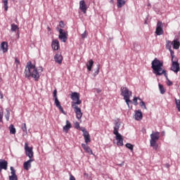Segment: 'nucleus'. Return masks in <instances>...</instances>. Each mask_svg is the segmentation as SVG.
I'll list each match as a JSON object with an SVG mask.
<instances>
[{
	"label": "nucleus",
	"mask_w": 180,
	"mask_h": 180,
	"mask_svg": "<svg viewBox=\"0 0 180 180\" xmlns=\"http://www.w3.org/2000/svg\"><path fill=\"white\" fill-rule=\"evenodd\" d=\"M83 136L86 144L91 143V135H89V132H85L83 134Z\"/></svg>",
	"instance_id": "nucleus-20"
},
{
	"label": "nucleus",
	"mask_w": 180,
	"mask_h": 180,
	"mask_svg": "<svg viewBox=\"0 0 180 180\" xmlns=\"http://www.w3.org/2000/svg\"><path fill=\"white\" fill-rule=\"evenodd\" d=\"M79 9L82 10L83 13H86V4H85V1L82 0L79 1Z\"/></svg>",
	"instance_id": "nucleus-15"
},
{
	"label": "nucleus",
	"mask_w": 180,
	"mask_h": 180,
	"mask_svg": "<svg viewBox=\"0 0 180 180\" xmlns=\"http://www.w3.org/2000/svg\"><path fill=\"white\" fill-rule=\"evenodd\" d=\"M55 105L61 112L65 113L64 109L61 106V103H60V101H58V98H55Z\"/></svg>",
	"instance_id": "nucleus-19"
},
{
	"label": "nucleus",
	"mask_w": 180,
	"mask_h": 180,
	"mask_svg": "<svg viewBox=\"0 0 180 180\" xmlns=\"http://www.w3.org/2000/svg\"><path fill=\"white\" fill-rule=\"evenodd\" d=\"M139 101H141V98H138Z\"/></svg>",
	"instance_id": "nucleus-54"
},
{
	"label": "nucleus",
	"mask_w": 180,
	"mask_h": 180,
	"mask_svg": "<svg viewBox=\"0 0 180 180\" xmlns=\"http://www.w3.org/2000/svg\"><path fill=\"white\" fill-rule=\"evenodd\" d=\"M15 64H16V66L19 65L20 64V61L18 59V58H15Z\"/></svg>",
	"instance_id": "nucleus-43"
},
{
	"label": "nucleus",
	"mask_w": 180,
	"mask_h": 180,
	"mask_svg": "<svg viewBox=\"0 0 180 180\" xmlns=\"http://www.w3.org/2000/svg\"><path fill=\"white\" fill-rule=\"evenodd\" d=\"M3 4H4L5 11H8V8H9L8 6V0H3Z\"/></svg>",
	"instance_id": "nucleus-31"
},
{
	"label": "nucleus",
	"mask_w": 180,
	"mask_h": 180,
	"mask_svg": "<svg viewBox=\"0 0 180 180\" xmlns=\"http://www.w3.org/2000/svg\"><path fill=\"white\" fill-rule=\"evenodd\" d=\"M1 171H2V168L0 167V172H1Z\"/></svg>",
	"instance_id": "nucleus-52"
},
{
	"label": "nucleus",
	"mask_w": 180,
	"mask_h": 180,
	"mask_svg": "<svg viewBox=\"0 0 180 180\" xmlns=\"http://www.w3.org/2000/svg\"><path fill=\"white\" fill-rule=\"evenodd\" d=\"M59 26L60 27H62L63 29V27H65V25L64 24V21H60L59 22Z\"/></svg>",
	"instance_id": "nucleus-42"
},
{
	"label": "nucleus",
	"mask_w": 180,
	"mask_h": 180,
	"mask_svg": "<svg viewBox=\"0 0 180 180\" xmlns=\"http://www.w3.org/2000/svg\"><path fill=\"white\" fill-rule=\"evenodd\" d=\"M25 78L30 79V77L33 78L34 81H39L40 79V74L37 71V68L31 61L27 63V65L24 72Z\"/></svg>",
	"instance_id": "nucleus-2"
},
{
	"label": "nucleus",
	"mask_w": 180,
	"mask_h": 180,
	"mask_svg": "<svg viewBox=\"0 0 180 180\" xmlns=\"http://www.w3.org/2000/svg\"><path fill=\"white\" fill-rule=\"evenodd\" d=\"M134 119L138 121L143 120V112L141 110H135Z\"/></svg>",
	"instance_id": "nucleus-12"
},
{
	"label": "nucleus",
	"mask_w": 180,
	"mask_h": 180,
	"mask_svg": "<svg viewBox=\"0 0 180 180\" xmlns=\"http://www.w3.org/2000/svg\"><path fill=\"white\" fill-rule=\"evenodd\" d=\"M96 91L97 94H101V92H102V90L101 89H96Z\"/></svg>",
	"instance_id": "nucleus-48"
},
{
	"label": "nucleus",
	"mask_w": 180,
	"mask_h": 180,
	"mask_svg": "<svg viewBox=\"0 0 180 180\" xmlns=\"http://www.w3.org/2000/svg\"><path fill=\"white\" fill-rule=\"evenodd\" d=\"M0 168L5 170L8 169V161L0 159Z\"/></svg>",
	"instance_id": "nucleus-18"
},
{
	"label": "nucleus",
	"mask_w": 180,
	"mask_h": 180,
	"mask_svg": "<svg viewBox=\"0 0 180 180\" xmlns=\"http://www.w3.org/2000/svg\"><path fill=\"white\" fill-rule=\"evenodd\" d=\"M170 54H171V57H172V61H174V60H175V58H176V57H175V53L174 52V51L172 49H169Z\"/></svg>",
	"instance_id": "nucleus-30"
},
{
	"label": "nucleus",
	"mask_w": 180,
	"mask_h": 180,
	"mask_svg": "<svg viewBox=\"0 0 180 180\" xmlns=\"http://www.w3.org/2000/svg\"><path fill=\"white\" fill-rule=\"evenodd\" d=\"M159 89L160 91V94H165V89H164V86L161 84H159Z\"/></svg>",
	"instance_id": "nucleus-29"
},
{
	"label": "nucleus",
	"mask_w": 180,
	"mask_h": 180,
	"mask_svg": "<svg viewBox=\"0 0 180 180\" xmlns=\"http://www.w3.org/2000/svg\"><path fill=\"white\" fill-rule=\"evenodd\" d=\"M164 25H162V22L158 21L157 23L155 33L158 36H161V34H164V30L162 27Z\"/></svg>",
	"instance_id": "nucleus-10"
},
{
	"label": "nucleus",
	"mask_w": 180,
	"mask_h": 180,
	"mask_svg": "<svg viewBox=\"0 0 180 180\" xmlns=\"http://www.w3.org/2000/svg\"><path fill=\"white\" fill-rule=\"evenodd\" d=\"M25 155L27 157H29L30 160H34L33 158L34 153H33V148L29 147V144L27 143H25Z\"/></svg>",
	"instance_id": "nucleus-7"
},
{
	"label": "nucleus",
	"mask_w": 180,
	"mask_h": 180,
	"mask_svg": "<svg viewBox=\"0 0 180 180\" xmlns=\"http://www.w3.org/2000/svg\"><path fill=\"white\" fill-rule=\"evenodd\" d=\"M172 65L171 67V70L174 72H179V63H178V59L175 58L174 60H172Z\"/></svg>",
	"instance_id": "nucleus-9"
},
{
	"label": "nucleus",
	"mask_w": 180,
	"mask_h": 180,
	"mask_svg": "<svg viewBox=\"0 0 180 180\" xmlns=\"http://www.w3.org/2000/svg\"><path fill=\"white\" fill-rule=\"evenodd\" d=\"M73 109L75 110V113L76 114V117L78 119V120H81L82 118V112L81 111V108L78 107V105H74L72 106Z\"/></svg>",
	"instance_id": "nucleus-11"
},
{
	"label": "nucleus",
	"mask_w": 180,
	"mask_h": 180,
	"mask_svg": "<svg viewBox=\"0 0 180 180\" xmlns=\"http://www.w3.org/2000/svg\"><path fill=\"white\" fill-rule=\"evenodd\" d=\"M175 103L179 112H180V101L175 98Z\"/></svg>",
	"instance_id": "nucleus-33"
},
{
	"label": "nucleus",
	"mask_w": 180,
	"mask_h": 180,
	"mask_svg": "<svg viewBox=\"0 0 180 180\" xmlns=\"http://www.w3.org/2000/svg\"><path fill=\"white\" fill-rule=\"evenodd\" d=\"M160 140V132H153L150 134V147H153V150H157L158 148V143H157V141Z\"/></svg>",
	"instance_id": "nucleus-4"
},
{
	"label": "nucleus",
	"mask_w": 180,
	"mask_h": 180,
	"mask_svg": "<svg viewBox=\"0 0 180 180\" xmlns=\"http://www.w3.org/2000/svg\"><path fill=\"white\" fill-rule=\"evenodd\" d=\"M10 169L11 171V176H16V170H15V168H13V167H11Z\"/></svg>",
	"instance_id": "nucleus-34"
},
{
	"label": "nucleus",
	"mask_w": 180,
	"mask_h": 180,
	"mask_svg": "<svg viewBox=\"0 0 180 180\" xmlns=\"http://www.w3.org/2000/svg\"><path fill=\"white\" fill-rule=\"evenodd\" d=\"M34 161V159H30L23 164V168L26 171H29V168H32V162Z\"/></svg>",
	"instance_id": "nucleus-13"
},
{
	"label": "nucleus",
	"mask_w": 180,
	"mask_h": 180,
	"mask_svg": "<svg viewBox=\"0 0 180 180\" xmlns=\"http://www.w3.org/2000/svg\"><path fill=\"white\" fill-rule=\"evenodd\" d=\"M88 37V32L84 31L83 34H82V39H86Z\"/></svg>",
	"instance_id": "nucleus-37"
},
{
	"label": "nucleus",
	"mask_w": 180,
	"mask_h": 180,
	"mask_svg": "<svg viewBox=\"0 0 180 180\" xmlns=\"http://www.w3.org/2000/svg\"><path fill=\"white\" fill-rule=\"evenodd\" d=\"M92 67H94V60L90 59L86 63V68L88 71H92Z\"/></svg>",
	"instance_id": "nucleus-23"
},
{
	"label": "nucleus",
	"mask_w": 180,
	"mask_h": 180,
	"mask_svg": "<svg viewBox=\"0 0 180 180\" xmlns=\"http://www.w3.org/2000/svg\"><path fill=\"white\" fill-rule=\"evenodd\" d=\"M11 116V112H9V110H7L6 114L5 115V117L7 120V122H9V117Z\"/></svg>",
	"instance_id": "nucleus-36"
},
{
	"label": "nucleus",
	"mask_w": 180,
	"mask_h": 180,
	"mask_svg": "<svg viewBox=\"0 0 180 180\" xmlns=\"http://www.w3.org/2000/svg\"><path fill=\"white\" fill-rule=\"evenodd\" d=\"M167 44H166V49L167 50H171L172 49V42H171V41L167 40L166 41Z\"/></svg>",
	"instance_id": "nucleus-27"
},
{
	"label": "nucleus",
	"mask_w": 180,
	"mask_h": 180,
	"mask_svg": "<svg viewBox=\"0 0 180 180\" xmlns=\"http://www.w3.org/2000/svg\"><path fill=\"white\" fill-rule=\"evenodd\" d=\"M42 71H43V68L41 69V72H42Z\"/></svg>",
	"instance_id": "nucleus-53"
},
{
	"label": "nucleus",
	"mask_w": 180,
	"mask_h": 180,
	"mask_svg": "<svg viewBox=\"0 0 180 180\" xmlns=\"http://www.w3.org/2000/svg\"><path fill=\"white\" fill-rule=\"evenodd\" d=\"M8 179H9V180H18V175L9 176Z\"/></svg>",
	"instance_id": "nucleus-38"
},
{
	"label": "nucleus",
	"mask_w": 180,
	"mask_h": 180,
	"mask_svg": "<svg viewBox=\"0 0 180 180\" xmlns=\"http://www.w3.org/2000/svg\"><path fill=\"white\" fill-rule=\"evenodd\" d=\"M125 147H127V148H129V150H133L134 146L131 143H127L125 145Z\"/></svg>",
	"instance_id": "nucleus-35"
},
{
	"label": "nucleus",
	"mask_w": 180,
	"mask_h": 180,
	"mask_svg": "<svg viewBox=\"0 0 180 180\" xmlns=\"http://www.w3.org/2000/svg\"><path fill=\"white\" fill-rule=\"evenodd\" d=\"M79 93L73 92L72 93L70 98L72 101H74L72 102V106L75 105V106H77V105H81L82 103V101L79 99Z\"/></svg>",
	"instance_id": "nucleus-6"
},
{
	"label": "nucleus",
	"mask_w": 180,
	"mask_h": 180,
	"mask_svg": "<svg viewBox=\"0 0 180 180\" xmlns=\"http://www.w3.org/2000/svg\"><path fill=\"white\" fill-rule=\"evenodd\" d=\"M47 29H48L49 32H50V30H51V29L49 27H48Z\"/></svg>",
	"instance_id": "nucleus-51"
},
{
	"label": "nucleus",
	"mask_w": 180,
	"mask_h": 180,
	"mask_svg": "<svg viewBox=\"0 0 180 180\" xmlns=\"http://www.w3.org/2000/svg\"><path fill=\"white\" fill-rule=\"evenodd\" d=\"M16 30H19V27L15 24H11V32H16Z\"/></svg>",
	"instance_id": "nucleus-28"
},
{
	"label": "nucleus",
	"mask_w": 180,
	"mask_h": 180,
	"mask_svg": "<svg viewBox=\"0 0 180 180\" xmlns=\"http://www.w3.org/2000/svg\"><path fill=\"white\" fill-rule=\"evenodd\" d=\"M24 133H27V127H26V123H23L21 127Z\"/></svg>",
	"instance_id": "nucleus-32"
},
{
	"label": "nucleus",
	"mask_w": 180,
	"mask_h": 180,
	"mask_svg": "<svg viewBox=\"0 0 180 180\" xmlns=\"http://www.w3.org/2000/svg\"><path fill=\"white\" fill-rule=\"evenodd\" d=\"M53 98H54V99L58 98L57 97V89H55V90L53 91Z\"/></svg>",
	"instance_id": "nucleus-45"
},
{
	"label": "nucleus",
	"mask_w": 180,
	"mask_h": 180,
	"mask_svg": "<svg viewBox=\"0 0 180 180\" xmlns=\"http://www.w3.org/2000/svg\"><path fill=\"white\" fill-rule=\"evenodd\" d=\"M75 128L76 129H79V122L75 123Z\"/></svg>",
	"instance_id": "nucleus-47"
},
{
	"label": "nucleus",
	"mask_w": 180,
	"mask_h": 180,
	"mask_svg": "<svg viewBox=\"0 0 180 180\" xmlns=\"http://www.w3.org/2000/svg\"><path fill=\"white\" fill-rule=\"evenodd\" d=\"M140 106L141 108H143V109H147V107L146 106V103H144V101H141Z\"/></svg>",
	"instance_id": "nucleus-39"
},
{
	"label": "nucleus",
	"mask_w": 180,
	"mask_h": 180,
	"mask_svg": "<svg viewBox=\"0 0 180 180\" xmlns=\"http://www.w3.org/2000/svg\"><path fill=\"white\" fill-rule=\"evenodd\" d=\"M3 117H4V110H0V122H2Z\"/></svg>",
	"instance_id": "nucleus-40"
},
{
	"label": "nucleus",
	"mask_w": 180,
	"mask_h": 180,
	"mask_svg": "<svg viewBox=\"0 0 180 180\" xmlns=\"http://www.w3.org/2000/svg\"><path fill=\"white\" fill-rule=\"evenodd\" d=\"M51 47L53 50L57 51L60 49V42L58 39H54L52 41Z\"/></svg>",
	"instance_id": "nucleus-14"
},
{
	"label": "nucleus",
	"mask_w": 180,
	"mask_h": 180,
	"mask_svg": "<svg viewBox=\"0 0 180 180\" xmlns=\"http://www.w3.org/2000/svg\"><path fill=\"white\" fill-rule=\"evenodd\" d=\"M152 70H153V73L156 75L160 76V75H165L166 79L167 80V85L168 86H172L173 85L172 82L168 79V75H167V70H163L162 67L164 65V63L162 61H160L158 58H155L152 61Z\"/></svg>",
	"instance_id": "nucleus-1"
},
{
	"label": "nucleus",
	"mask_w": 180,
	"mask_h": 180,
	"mask_svg": "<svg viewBox=\"0 0 180 180\" xmlns=\"http://www.w3.org/2000/svg\"><path fill=\"white\" fill-rule=\"evenodd\" d=\"M9 130L11 134H16V129L15 128V126L13 124H11L9 126Z\"/></svg>",
	"instance_id": "nucleus-26"
},
{
	"label": "nucleus",
	"mask_w": 180,
	"mask_h": 180,
	"mask_svg": "<svg viewBox=\"0 0 180 180\" xmlns=\"http://www.w3.org/2000/svg\"><path fill=\"white\" fill-rule=\"evenodd\" d=\"M1 50L3 51L4 53H6L8 51V42L3 41L1 44Z\"/></svg>",
	"instance_id": "nucleus-22"
},
{
	"label": "nucleus",
	"mask_w": 180,
	"mask_h": 180,
	"mask_svg": "<svg viewBox=\"0 0 180 180\" xmlns=\"http://www.w3.org/2000/svg\"><path fill=\"white\" fill-rule=\"evenodd\" d=\"M119 129H120V123L116 122L114 127L113 134L115 136V140H117V146L122 147L123 146V136L119 133Z\"/></svg>",
	"instance_id": "nucleus-3"
},
{
	"label": "nucleus",
	"mask_w": 180,
	"mask_h": 180,
	"mask_svg": "<svg viewBox=\"0 0 180 180\" xmlns=\"http://www.w3.org/2000/svg\"><path fill=\"white\" fill-rule=\"evenodd\" d=\"M54 60L58 64H61L63 63V56L59 53H56L54 56Z\"/></svg>",
	"instance_id": "nucleus-17"
},
{
	"label": "nucleus",
	"mask_w": 180,
	"mask_h": 180,
	"mask_svg": "<svg viewBox=\"0 0 180 180\" xmlns=\"http://www.w3.org/2000/svg\"><path fill=\"white\" fill-rule=\"evenodd\" d=\"M70 180H76L75 177L74 176H72V174L70 175Z\"/></svg>",
	"instance_id": "nucleus-46"
},
{
	"label": "nucleus",
	"mask_w": 180,
	"mask_h": 180,
	"mask_svg": "<svg viewBox=\"0 0 180 180\" xmlns=\"http://www.w3.org/2000/svg\"><path fill=\"white\" fill-rule=\"evenodd\" d=\"M96 75L99 74V68H98L97 71L96 72Z\"/></svg>",
	"instance_id": "nucleus-50"
},
{
	"label": "nucleus",
	"mask_w": 180,
	"mask_h": 180,
	"mask_svg": "<svg viewBox=\"0 0 180 180\" xmlns=\"http://www.w3.org/2000/svg\"><path fill=\"white\" fill-rule=\"evenodd\" d=\"M58 38L61 41L65 43L68 40V34L64 31L63 29H59V36Z\"/></svg>",
	"instance_id": "nucleus-8"
},
{
	"label": "nucleus",
	"mask_w": 180,
	"mask_h": 180,
	"mask_svg": "<svg viewBox=\"0 0 180 180\" xmlns=\"http://www.w3.org/2000/svg\"><path fill=\"white\" fill-rule=\"evenodd\" d=\"M0 96L1 99H4V94H2V91H0Z\"/></svg>",
	"instance_id": "nucleus-49"
},
{
	"label": "nucleus",
	"mask_w": 180,
	"mask_h": 180,
	"mask_svg": "<svg viewBox=\"0 0 180 180\" xmlns=\"http://www.w3.org/2000/svg\"><path fill=\"white\" fill-rule=\"evenodd\" d=\"M82 147L84 150V151L86 153H87L88 154H90V155L94 154V153L92 152V150L88 145H86L85 143H82Z\"/></svg>",
	"instance_id": "nucleus-16"
},
{
	"label": "nucleus",
	"mask_w": 180,
	"mask_h": 180,
	"mask_svg": "<svg viewBox=\"0 0 180 180\" xmlns=\"http://www.w3.org/2000/svg\"><path fill=\"white\" fill-rule=\"evenodd\" d=\"M126 5V0H117V8H122Z\"/></svg>",
	"instance_id": "nucleus-25"
},
{
	"label": "nucleus",
	"mask_w": 180,
	"mask_h": 180,
	"mask_svg": "<svg viewBox=\"0 0 180 180\" xmlns=\"http://www.w3.org/2000/svg\"><path fill=\"white\" fill-rule=\"evenodd\" d=\"M121 95L124 97V99L128 106H129V103H131L130 101V96H131V91H129V89L124 86L121 87Z\"/></svg>",
	"instance_id": "nucleus-5"
},
{
	"label": "nucleus",
	"mask_w": 180,
	"mask_h": 180,
	"mask_svg": "<svg viewBox=\"0 0 180 180\" xmlns=\"http://www.w3.org/2000/svg\"><path fill=\"white\" fill-rule=\"evenodd\" d=\"M137 99H139L137 97H134L133 99L135 106H137V105H139V103H137Z\"/></svg>",
	"instance_id": "nucleus-41"
},
{
	"label": "nucleus",
	"mask_w": 180,
	"mask_h": 180,
	"mask_svg": "<svg viewBox=\"0 0 180 180\" xmlns=\"http://www.w3.org/2000/svg\"><path fill=\"white\" fill-rule=\"evenodd\" d=\"M80 130L83 132V134H85V133H88V131H86L85 127H81Z\"/></svg>",
	"instance_id": "nucleus-44"
},
{
	"label": "nucleus",
	"mask_w": 180,
	"mask_h": 180,
	"mask_svg": "<svg viewBox=\"0 0 180 180\" xmlns=\"http://www.w3.org/2000/svg\"><path fill=\"white\" fill-rule=\"evenodd\" d=\"M172 44L173 46V49H174V50H178V49H179V47H180V43H179V41H178V39H174L172 42Z\"/></svg>",
	"instance_id": "nucleus-21"
},
{
	"label": "nucleus",
	"mask_w": 180,
	"mask_h": 180,
	"mask_svg": "<svg viewBox=\"0 0 180 180\" xmlns=\"http://www.w3.org/2000/svg\"><path fill=\"white\" fill-rule=\"evenodd\" d=\"M71 128V122L70 121L66 120V126L63 127V131L65 133H68V130Z\"/></svg>",
	"instance_id": "nucleus-24"
}]
</instances>
